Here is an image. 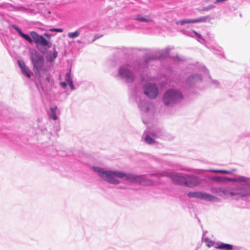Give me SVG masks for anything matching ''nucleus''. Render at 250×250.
<instances>
[{
    "label": "nucleus",
    "mask_w": 250,
    "mask_h": 250,
    "mask_svg": "<svg viewBox=\"0 0 250 250\" xmlns=\"http://www.w3.org/2000/svg\"><path fill=\"white\" fill-rule=\"evenodd\" d=\"M91 169L97 173L99 177L102 180L108 183L114 185H118L120 183V180L117 178L130 182H138L139 183H142L145 178L144 175H137L119 170H106L99 167L93 166Z\"/></svg>",
    "instance_id": "nucleus-1"
},
{
    "label": "nucleus",
    "mask_w": 250,
    "mask_h": 250,
    "mask_svg": "<svg viewBox=\"0 0 250 250\" xmlns=\"http://www.w3.org/2000/svg\"><path fill=\"white\" fill-rule=\"evenodd\" d=\"M11 26L18 33L19 35L28 42L31 43L34 41L36 43L38 50L42 54H45L48 48L52 46V43L48 42L43 36L38 34L35 31L30 32L31 37L23 33L20 28L15 24H12Z\"/></svg>",
    "instance_id": "nucleus-2"
},
{
    "label": "nucleus",
    "mask_w": 250,
    "mask_h": 250,
    "mask_svg": "<svg viewBox=\"0 0 250 250\" xmlns=\"http://www.w3.org/2000/svg\"><path fill=\"white\" fill-rule=\"evenodd\" d=\"M144 65L137 62L132 64L127 63L122 65L118 69V75L126 82H132L136 78L135 72L140 75L144 72V70L146 68Z\"/></svg>",
    "instance_id": "nucleus-3"
},
{
    "label": "nucleus",
    "mask_w": 250,
    "mask_h": 250,
    "mask_svg": "<svg viewBox=\"0 0 250 250\" xmlns=\"http://www.w3.org/2000/svg\"><path fill=\"white\" fill-rule=\"evenodd\" d=\"M138 106L141 112L143 122L144 124H148L154 117L153 104L145 98H140Z\"/></svg>",
    "instance_id": "nucleus-4"
},
{
    "label": "nucleus",
    "mask_w": 250,
    "mask_h": 250,
    "mask_svg": "<svg viewBox=\"0 0 250 250\" xmlns=\"http://www.w3.org/2000/svg\"><path fill=\"white\" fill-rule=\"evenodd\" d=\"M183 98V95L179 90L169 89L164 93L162 102L165 105L171 107L181 102Z\"/></svg>",
    "instance_id": "nucleus-5"
},
{
    "label": "nucleus",
    "mask_w": 250,
    "mask_h": 250,
    "mask_svg": "<svg viewBox=\"0 0 250 250\" xmlns=\"http://www.w3.org/2000/svg\"><path fill=\"white\" fill-rule=\"evenodd\" d=\"M230 196L235 199L245 200L249 197V191L247 187L241 188H230L222 187L221 196Z\"/></svg>",
    "instance_id": "nucleus-6"
},
{
    "label": "nucleus",
    "mask_w": 250,
    "mask_h": 250,
    "mask_svg": "<svg viewBox=\"0 0 250 250\" xmlns=\"http://www.w3.org/2000/svg\"><path fill=\"white\" fill-rule=\"evenodd\" d=\"M196 68L198 71L200 73L199 74H195L191 75L187 78L186 81V84L191 87L195 86L197 84L202 81V74L204 75H208L209 73V71L206 67L201 64H197Z\"/></svg>",
    "instance_id": "nucleus-7"
},
{
    "label": "nucleus",
    "mask_w": 250,
    "mask_h": 250,
    "mask_svg": "<svg viewBox=\"0 0 250 250\" xmlns=\"http://www.w3.org/2000/svg\"><path fill=\"white\" fill-rule=\"evenodd\" d=\"M31 59L33 65V69L36 75H40L41 71L43 69L44 59L39 53L35 51L31 56Z\"/></svg>",
    "instance_id": "nucleus-8"
},
{
    "label": "nucleus",
    "mask_w": 250,
    "mask_h": 250,
    "mask_svg": "<svg viewBox=\"0 0 250 250\" xmlns=\"http://www.w3.org/2000/svg\"><path fill=\"white\" fill-rule=\"evenodd\" d=\"M226 182L241 183L235 188L247 187L249 191V197H250V178L240 175L232 178L225 177V182Z\"/></svg>",
    "instance_id": "nucleus-9"
},
{
    "label": "nucleus",
    "mask_w": 250,
    "mask_h": 250,
    "mask_svg": "<svg viewBox=\"0 0 250 250\" xmlns=\"http://www.w3.org/2000/svg\"><path fill=\"white\" fill-rule=\"evenodd\" d=\"M187 196L189 198H197L214 202H217L219 200L216 196L201 191H190L188 192Z\"/></svg>",
    "instance_id": "nucleus-10"
},
{
    "label": "nucleus",
    "mask_w": 250,
    "mask_h": 250,
    "mask_svg": "<svg viewBox=\"0 0 250 250\" xmlns=\"http://www.w3.org/2000/svg\"><path fill=\"white\" fill-rule=\"evenodd\" d=\"M143 90L144 94L152 100L156 99L159 93L158 87L155 83H148L145 84Z\"/></svg>",
    "instance_id": "nucleus-11"
},
{
    "label": "nucleus",
    "mask_w": 250,
    "mask_h": 250,
    "mask_svg": "<svg viewBox=\"0 0 250 250\" xmlns=\"http://www.w3.org/2000/svg\"><path fill=\"white\" fill-rule=\"evenodd\" d=\"M161 176L169 177L173 182L181 186H184L185 183L186 174L177 172L167 173L164 172L161 174Z\"/></svg>",
    "instance_id": "nucleus-12"
},
{
    "label": "nucleus",
    "mask_w": 250,
    "mask_h": 250,
    "mask_svg": "<svg viewBox=\"0 0 250 250\" xmlns=\"http://www.w3.org/2000/svg\"><path fill=\"white\" fill-rule=\"evenodd\" d=\"M185 182L184 186L191 188L196 187L199 184L198 177L193 174H186Z\"/></svg>",
    "instance_id": "nucleus-13"
},
{
    "label": "nucleus",
    "mask_w": 250,
    "mask_h": 250,
    "mask_svg": "<svg viewBox=\"0 0 250 250\" xmlns=\"http://www.w3.org/2000/svg\"><path fill=\"white\" fill-rule=\"evenodd\" d=\"M130 18L140 22L149 23L153 21V19L150 15H144L142 13L132 15Z\"/></svg>",
    "instance_id": "nucleus-14"
},
{
    "label": "nucleus",
    "mask_w": 250,
    "mask_h": 250,
    "mask_svg": "<svg viewBox=\"0 0 250 250\" xmlns=\"http://www.w3.org/2000/svg\"><path fill=\"white\" fill-rule=\"evenodd\" d=\"M208 17H202L199 18H197L195 19H186L184 20H182L176 22V24H180L181 25H184L186 23H197V22H206L207 20L208 19Z\"/></svg>",
    "instance_id": "nucleus-15"
},
{
    "label": "nucleus",
    "mask_w": 250,
    "mask_h": 250,
    "mask_svg": "<svg viewBox=\"0 0 250 250\" xmlns=\"http://www.w3.org/2000/svg\"><path fill=\"white\" fill-rule=\"evenodd\" d=\"M151 135L157 138L165 139L166 138L165 132L160 128H156L150 132Z\"/></svg>",
    "instance_id": "nucleus-16"
},
{
    "label": "nucleus",
    "mask_w": 250,
    "mask_h": 250,
    "mask_svg": "<svg viewBox=\"0 0 250 250\" xmlns=\"http://www.w3.org/2000/svg\"><path fill=\"white\" fill-rule=\"evenodd\" d=\"M18 63L21 69L22 73L27 77L30 78L33 74L32 72L25 65L23 62H21L20 61H18Z\"/></svg>",
    "instance_id": "nucleus-17"
},
{
    "label": "nucleus",
    "mask_w": 250,
    "mask_h": 250,
    "mask_svg": "<svg viewBox=\"0 0 250 250\" xmlns=\"http://www.w3.org/2000/svg\"><path fill=\"white\" fill-rule=\"evenodd\" d=\"M215 248L219 250H234L236 249V246H234L232 245L224 243L223 242H218L216 244V246L214 247Z\"/></svg>",
    "instance_id": "nucleus-18"
},
{
    "label": "nucleus",
    "mask_w": 250,
    "mask_h": 250,
    "mask_svg": "<svg viewBox=\"0 0 250 250\" xmlns=\"http://www.w3.org/2000/svg\"><path fill=\"white\" fill-rule=\"evenodd\" d=\"M58 56V52L56 50V45H54L53 48V51H48L47 53L46 58L48 62H53Z\"/></svg>",
    "instance_id": "nucleus-19"
},
{
    "label": "nucleus",
    "mask_w": 250,
    "mask_h": 250,
    "mask_svg": "<svg viewBox=\"0 0 250 250\" xmlns=\"http://www.w3.org/2000/svg\"><path fill=\"white\" fill-rule=\"evenodd\" d=\"M57 109V106L50 108V111L48 113L50 119H53V120H56L58 119L56 114Z\"/></svg>",
    "instance_id": "nucleus-20"
},
{
    "label": "nucleus",
    "mask_w": 250,
    "mask_h": 250,
    "mask_svg": "<svg viewBox=\"0 0 250 250\" xmlns=\"http://www.w3.org/2000/svg\"><path fill=\"white\" fill-rule=\"evenodd\" d=\"M142 138L144 142L147 144L152 145L155 143V140L149 135L146 134L145 132H144Z\"/></svg>",
    "instance_id": "nucleus-21"
},
{
    "label": "nucleus",
    "mask_w": 250,
    "mask_h": 250,
    "mask_svg": "<svg viewBox=\"0 0 250 250\" xmlns=\"http://www.w3.org/2000/svg\"><path fill=\"white\" fill-rule=\"evenodd\" d=\"M235 171H236V170L235 169H232L230 170H222V169H211V170H209V171L214 172V173H220L229 174H233Z\"/></svg>",
    "instance_id": "nucleus-22"
},
{
    "label": "nucleus",
    "mask_w": 250,
    "mask_h": 250,
    "mask_svg": "<svg viewBox=\"0 0 250 250\" xmlns=\"http://www.w3.org/2000/svg\"><path fill=\"white\" fill-rule=\"evenodd\" d=\"M170 49L169 48H166L162 50L159 53V57L160 58H166L167 57L170 53Z\"/></svg>",
    "instance_id": "nucleus-23"
},
{
    "label": "nucleus",
    "mask_w": 250,
    "mask_h": 250,
    "mask_svg": "<svg viewBox=\"0 0 250 250\" xmlns=\"http://www.w3.org/2000/svg\"><path fill=\"white\" fill-rule=\"evenodd\" d=\"M202 239L203 241L208 243L207 244V246L208 247H211L213 246L214 244V242L213 241L210 240L208 237H204V234H203Z\"/></svg>",
    "instance_id": "nucleus-24"
},
{
    "label": "nucleus",
    "mask_w": 250,
    "mask_h": 250,
    "mask_svg": "<svg viewBox=\"0 0 250 250\" xmlns=\"http://www.w3.org/2000/svg\"><path fill=\"white\" fill-rule=\"evenodd\" d=\"M222 187H214L211 188L210 190L212 193L216 194L218 196L221 195Z\"/></svg>",
    "instance_id": "nucleus-25"
},
{
    "label": "nucleus",
    "mask_w": 250,
    "mask_h": 250,
    "mask_svg": "<svg viewBox=\"0 0 250 250\" xmlns=\"http://www.w3.org/2000/svg\"><path fill=\"white\" fill-rule=\"evenodd\" d=\"M80 32L79 31L77 30L73 32H69L68 33V37L70 39H75L80 35Z\"/></svg>",
    "instance_id": "nucleus-26"
},
{
    "label": "nucleus",
    "mask_w": 250,
    "mask_h": 250,
    "mask_svg": "<svg viewBox=\"0 0 250 250\" xmlns=\"http://www.w3.org/2000/svg\"><path fill=\"white\" fill-rule=\"evenodd\" d=\"M209 83L212 86H213L214 87H217L219 86V83L217 81L212 79L209 76Z\"/></svg>",
    "instance_id": "nucleus-27"
},
{
    "label": "nucleus",
    "mask_w": 250,
    "mask_h": 250,
    "mask_svg": "<svg viewBox=\"0 0 250 250\" xmlns=\"http://www.w3.org/2000/svg\"><path fill=\"white\" fill-rule=\"evenodd\" d=\"M211 180L218 182H225V177L214 176L211 178Z\"/></svg>",
    "instance_id": "nucleus-28"
},
{
    "label": "nucleus",
    "mask_w": 250,
    "mask_h": 250,
    "mask_svg": "<svg viewBox=\"0 0 250 250\" xmlns=\"http://www.w3.org/2000/svg\"><path fill=\"white\" fill-rule=\"evenodd\" d=\"M65 81L68 83H71L73 82L71 78V73L70 72L66 73L65 77Z\"/></svg>",
    "instance_id": "nucleus-29"
},
{
    "label": "nucleus",
    "mask_w": 250,
    "mask_h": 250,
    "mask_svg": "<svg viewBox=\"0 0 250 250\" xmlns=\"http://www.w3.org/2000/svg\"><path fill=\"white\" fill-rule=\"evenodd\" d=\"M215 7V6L214 5H213V4H210V5H208V6H207L206 7H204L203 8L202 11H208L209 10H210L211 9H214Z\"/></svg>",
    "instance_id": "nucleus-30"
},
{
    "label": "nucleus",
    "mask_w": 250,
    "mask_h": 250,
    "mask_svg": "<svg viewBox=\"0 0 250 250\" xmlns=\"http://www.w3.org/2000/svg\"><path fill=\"white\" fill-rule=\"evenodd\" d=\"M49 31L50 32H57L61 33V32H63V30L62 28H51V29H49Z\"/></svg>",
    "instance_id": "nucleus-31"
},
{
    "label": "nucleus",
    "mask_w": 250,
    "mask_h": 250,
    "mask_svg": "<svg viewBox=\"0 0 250 250\" xmlns=\"http://www.w3.org/2000/svg\"><path fill=\"white\" fill-rule=\"evenodd\" d=\"M193 34L196 35L198 38H201V35L194 30H193L191 33H189L188 35L189 36H193Z\"/></svg>",
    "instance_id": "nucleus-32"
},
{
    "label": "nucleus",
    "mask_w": 250,
    "mask_h": 250,
    "mask_svg": "<svg viewBox=\"0 0 250 250\" xmlns=\"http://www.w3.org/2000/svg\"><path fill=\"white\" fill-rule=\"evenodd\" d=\"M103 35H99L98 34H96L94 36V37L93 39V40L91 42H95L96 40H97V39H99L100 38H101V37H102Z\"/></svg>",
    "instance_id": "nucleus-33"
},
{
    "label": "nucleus",
    "mask_w": 250,
    "mask_h": 250,
    "mask_svg": "<svg viewBox=\"0 0 250 250\" xmlns=\"http://www.w3.org/2000/svg\"><path fill=\"white\" fill-rule=\"evenodd\" d=\"M156 58L154 56H149L147 57V58L146 59V63H148V61L149 60H154Z\"/></svg>",
    "instance_id": "nucleus-34"
},
{
    "label": "nucleus",
    "mask_w": 250,
    "mask_h": 250,
    "mask_svg": "<svg viewBox=\"0 0 250 250\" xmlns=\"http://www.w3.org/2000/svg\"><path fill=\"white\" fill-rule=\"evenodd\" d=\"M68 84H69V86L70 87V89L71 90H75V87L74 85L73 84V82L68 83Z\"/></svg>",
    "instance_id": "nucleus-35"
},
{
    "label": "nucleus",
    "mask_w": 250,
    "mask_h": 250,
    "mask_svg": "<svg viewBox=\"0 0 250 250\" xmlns=\"http://www.w3.org/2000/svg\"><path fill=\"white\" fill-rule=\"evenodd\" d=\"M60 85L63 88H65L66 87V86H67V83L65 82H62L60 83Z\"/></svg>",
    "instance_id": "nucleus-36"
},
{
    "label": "nucleus",
    "mask_w": 250,
    "mask_h": 250,
    "mask_svg": "<svg viewBox=\"0 0 250 250\" xmlns=\"http://www.w3.org/2000/svg\"><path fill=\"white\" fill-rule=\"evenodd\" d=\"M43 36L47 37L48 39H50L52 37V35L48 33H44L43 34Z\"/></svg>",
    "instance_id": "nucleus-37"
},
{
    "label": "nucleus",
    "mask_w": 250,
    "mask_h": 250,
    "mask_svg": "<svg viewBox=\"0 0 250 250\" xmlns=\"http://www.w3.org/2000/svg\"><path fill=\"white\" fill-rule=\"evenodd\" d=\"M235 250H247L246 249L242 247H236V249Z\"/></svg>",
    "instance_id": "nucleus-38"
},
{
    "label": "nucleus",
    "mask_w": 250,
    "mask_h": 250,
    "mask_svg": "<svg viewBox=\"0 0 250 250\" xmlns=\"http://www.w3.org/2000/svg\"><path fill=\"white\" fill-rule=\"evenodd\" d=\"M46 80L48 82H49L50 81V77L49 76H47L46 77Z\"/></svg>",
    "instance_id": "nucleus-39"
},
{
    "label": "nucleus",
    "mask_w": 250,
    "mask_h": 250,
    "mask_svg": "<svg viewBox=\"0 0 250 250\" xmlns=\"http://www.w3.org/2000/svg\"><path fill=\"white\" fill-rule=\"evenodd\" d=\"M206 233H207V231H204V232H203V234H204V235H205Z\"/></svg>",
    "instance_id": "nucleus-40"
},
{
    "label": "nucleus",
    "mask_w": 250,
    "mask_h": 250,
    "mask_svg": "<svg viewBox=\"0 0 250 250\" xmlns=\"http://www.w3.org/2000/svg\"><path fill=\"white\" fill-rule=\"evenodd\" d=\"M77 42H78V43H81V41H77Z\"/></svg>",
    "instance_id": "nucleus-41"
},
{
    "label": "nucleus",
    "mask_w": 250,
    "mask_h": 250,
    "mask_svg": "<svg viewBox=\"0 0 250 250\" xmlns=\"http://www.w3.org/2000/svg\"><path fill=\"white\" fill-rule=\"evenodd\" d=\"M180 169H181V170H183V168H180Z\"/></svg>",
    "instance_id": "nucleus-42"
}]
</instances>
